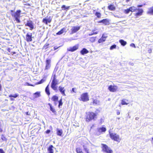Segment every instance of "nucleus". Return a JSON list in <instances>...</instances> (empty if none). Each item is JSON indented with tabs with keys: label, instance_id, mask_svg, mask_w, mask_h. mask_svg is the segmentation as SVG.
Returning <instances> with one entry per match:
<instances>
[{
	"label": "nucleus",
	"instance_id": "obj_6",
	"mask_svg": "<svg viewBox=\"0 0 153 153\" xmlns=\"http://www.w3.org/2000/svg\"><path fill=\"white\" fill-rule=\"evenodd\" d=\"M108 90L111 92H115L118 89V87L116 85H110L108 88Z\"/></svg>",
	"mask_w": 153,
	"mask_h": 153
},
{
	"label": "nucleus",
	"instance_id": "obj_13",
	"mask_svg": "<svg viewBox=\"0 0 153 153\" xmlns=\"http://www.w3.org/2000/svg\"><path fill=\"white\" fill-rule=\"evenodd\" d=\"M59 91L62 94L63 96H65L66 94L65 93V89L64 87L59 86Z\"/></svg>",
	"mask_w": 153,
	"mask_h": 153
},
{
	"label": "nucleus",
	"instance_id": "obj_51",
	"mask_svg": "<svg viewBox=\"0 0 153 153\" xmlns=\"http://www.w3.org/2000/svg\"><path fill=\"white\" fill-rule=\"evenodd\" d=\"M0 153H5L3 149H0Z\"/></svg>",
	"mask_w": 153,
	"mask_h": 153
},
{
	"label": "nucleus",
	"instance_id": "obj_50",
	"mask_svg": "<svg viewBox=\"0 0 153 153\" xmlns=\"http://www.w3.org/2000/svg\"><path fill=\"white\" fill-rule=\"evenodd\" d=\"M130 46L132 47H134V48H136L134 44V43H132V44H131Z\"/></svg>",
	"mask_w": 153,
	"mask_h": 153
},
{
	"label": "nucleus",
	"instance_id": "obj_55",
	"mask_svg": "<svg viewBox=\"0 0 153 153\" xmlns=\"http://www.w3.org/2000/svg\"><path fill=\"white\" fill-rule=\"evenodd\" d=\"M75 88H72V91L74 92H75V93L76 92L75 91H74V89H75Z\"/></svg>",
	"mask_w": 153,
	"mask_h": 153
},
{
	"label": "nucleus",
	"instance_id": "obj_59",
	"mask_svg": "<svg viewBox=\"0 0 153 153\" xmlns=\"http://www.w3.org/2000/svg\"><path fill=\"white\" fill-rule=\"evenodd\" d=\"M26 114L27 115H29L30 114L29 113V112H27L26 113Z\"/></svg>",
	"mask_w": 153,
	"mask_h": 153
},
{
	"label": "nucleus",
	"instance_id": "obj_54",
	"mask_svg": "<svg viewBox=\"0 0 153 153\" xmlns=\"http://www.w3.org/2000/svg\"><path fill=\"white\" fill-rule=\"evenodd\" d=\"M58 48V47H56V46H55L54 47V50H56V49H57Z\"/></svg>",
	"mask_w": 153,
	"mask_h": 153
},
{
	"label": "nucleus",
	"instance_id": "obj_62",
	"mask_svg": "<svg viewBox=\"0 0 153 153\" xmlns=\"http://www.w3.org/2000/svg\"><path fill=\"white\" fill-rule=\"evenodd\" d=\"M26 85H29V84H28V83H26Z\"/></svg>",
	"mask_w": 153,
	"mask_h": 153
},
{
	"label": "nucleus",
	"instance_id": "obj_27",
	"mask_svg": "<svg viewBox=\"0 0 153 153\" xmlns=\"http://www.w3.org/2000/svg\"><path fill=\"white\" fill-rule=\"evenodd\" d=\"M137 10V8L134 7H132L129 8V10L132 12L135 11Z\"/></svg>",
	"mask_w": 153,
	"mask_h": 153
},
{
	"label": "nucleus",
	"instance_id": "obj_56",
	"mask_svg": "<svg viewBox=\"0 0 153 153\" xmlns=\"http://www.w3.org/2000/svg\"><path fill=\"white\" fill-rule=\"evenodd\" d=\"M148 51L149 53H150L152 52V50L151 49L149 50Z\"/></svg>",
	"mask_w": 153,
	"mask_h": 153
},
{
	"label": "nucleus",
	"instance_id": "obj_37",
	"mask_svg": "<svg viewBox=\"0 0 153 153\" xmlns=\"http://www.w3.org/2000/svg\"><path fill=\"white\" fill-rule=\"evenodd\" d=\"M18 94H13V95H12V94H11V95H9V97H13L14 98H16L18 96Z\"/></svg>",
	"mask_w": 153,
	"mask_h": 153
},
{
	"label": "nucleus",
	"instance_id": "obj_26",
	"mask_svg": "<svg viewBox=\"0 0 153 153\" xmlns=\"http://www.w3.org/2000/svg\"><path fill=\"white\" fill-rule=\"evenodd\" d=\"M119 42L121 43V45L123 46H125L126 44V42L122 39L120 40Z\"/></svg>",
	"mask_w": 153,
	"mask_h": 153
},
{
	"label": "nucleus",
	"instance_id": "obj_35",
	"mask_svg": "<svg viewBox=\"0 0 153 153\" xmlns=\"http://www.w3.org/2000/svg\"><path fill=\"white\" fill-rule=\"evenodd\" d=\"M94 104L99 105L100 104V102L99 100H94L93 101Z\"/></svg>",
	"mask_w": 153,
	"mask_h": 153
},
{
	"label": "nucleus",
	"instance_id": "obj_12",
	"mask_svg": "<svg viewBox=\"0 0 153 153\" xmlns=\"http://www.w3.org/2000/svg\"><path fill=\"white\" fill-rule=\"evenodd\" d=\"M80 28L79 26L73 27L72 28L71 30L72 33H76L79 30Z\"/></svg>",
	"mask_w": 153,
	"mask_h": 153
},
{
	"label": "nucleus",
	"instance_id": "obj_32",
	"mask_svg": "<svg viewBox=\"0 0 153 153\" xmlns=\"http://www.w3.org/2000/svg\"><path fill=\"white\" fill-rule=\"evenodd\" d=\"M83 149L84 150V151L87 153H89V149H88L87 147L85 145H83Z\"/></svg>",
	"mask_w": 153,
	"mask_h": 153
},
{
	"label": "nucleus",
	"instance_id": "obj_44",
	"mask_svg": "<svg viewBox=\"0 0 153 153\" xmlns=\"http://www.w3.org/2000/svg\"><path fill=\"white\" fill-rule=\"evenodd\" d=\"M95 40V38L92 37V38H90V41L92 42H94Z\"/></svg>",
	"mask_w": 153,
	"mask_h": 153
},
{
	"label": "nucleus",
	"instance_id": "obj_31",
	"mask_svg": "<svg viewBox=\"0 0 153 153\" xmlns=\"http://www.w3.org/2000/svg\"><path fill=\"white\" fill-rule=\"evenodd\" d=\"M48 86H49V85H48L46 87V88H45V92H46V93L48 95H49L50 94V91H49V88L48 87Z\"/></svg>",
	"mask_w": 153,
	"mask_h": 153
},
{
	"label": "nucleus",
	"instance_id": "obj_21",
	"mask_svg": "<svg viewBox=\"0 0 153 153\" xmlns=\"http://www.w3.org/2000/svg\"><path fill=\"white\" fill-rule=\"evenodd\" d=\"M40 96V93L37 92L33 94V97L34 98L39 97Z\"/></svg>",
	"mask_w": 153,
	"mask_h": 153
},
{
	"label": "nucleus",
	"instance_id": "obj_5",
	"mask_svg": "<svg viewBox=\"0 0 153 153\" xmlns=\"http://www.w3.org/2000/svg\"><path fill=\"white\" fill-rule=\"evenodd\" d=\"M21 11L20 10H17L16 13H13V11L12 10H11V13L13 17L14 18H19L20 15V13Z\"/></svg>",
	"mask_w": 153,
	"mask_h": 153
},
{
	"label": "nucleus",
	"instance_id": "obj_17",
	"mask_svg": "<svg viewBox=\"0 0 153 153\" xmlns=\"http://www.w3.org/2000/svg\"><path fill=\"white\" fill-rule=\"evenodd\" d=\"M99 133L105 132L106 131V128L105 127H101L98 128L97 129Z\"/></svg>",
	"mask_w": 153,
	"mask_h": 153
},
{
	"label": "nucleus",
	"instance_id": "obj_2",
	"mask_svg": "<svg viewBox=\"0 0 153 153\" xmlns=\"http://www.w3.org/2000/svg\"><path fill=\"white\" fill-rule=\"evenodd\" d=\"M110 137L113 140L119 143L121 140V138L119 135L115 133L109 132Z\"/></svg>",
	"mask_w": 153,
	"mask_h": 153
},
{
	"label": "nucleus",
	"instance_id": "obj_52",
	"mask_svg": "<svg viewBox=\"0 0 153 153\" xmlns=\"http://www.w3.org/2000/svg\"><path fill=\"white\" fill-rule=\"evenodd\" d=\"M46 133L47 134H48L50 132V130H48L46 131Z\"/></svg>",
	"mask_w": 153,
	"mask_h": 153
},
{
	"label": "nucleus",
	"instance_id": "obj_29",
	"mask_svg": "<svg viewBox=\"0 0 153 153\" xmlns=\"http://www.w3.org/2000/svg\"><path fill=\"white\" fill-rule=\"evenodd\" d=\"M95 15L98 18H100L101 16V13L99 12H96L95 13Z\"/></svg>",
	"mask_w": 153,
	"mask_h": 153
},
{
	"label": "nucleus",
	"instance_id": "obj_43",
	"mask_svg": "<svg viewBox=\"0 0 153 153\" xmlns=\"http://www.w3.org/2000/svg\"><path fill=\"white\" fill-rule=\"evenodd\" d=\"M1 139L3 141H6L7 140V139L3 135H2L1 136Z\"/></svg>",
	"mask_w": 153,
	"mask_h": 153
},
{
	"label": "nucleus",
	"instance_id": "obj_25",
	"mask_svg": "<svg viewBox=\"0 0 153 153\" xmlns=\"http://www.w3.org/2000/svg\"><path fill=\"white\" fill-rule=\"evenodd\" d=\"M108 9L111 10H114L115 9V7L112 5H110L108 6Z\"/></svg>",
	"mask_w": 153,
	"mask_h": 153
},
{
	"label": "nucleus",
	"instance_id": "obj_49",
	"mask_svg": "<svg viewBox=\"0 0 153 153\" xmlns=\"http://www.w3.org/2000/svg\"><path fill=\"white\" fill-rule=\"evenodd\" d=\"M15 20L18 22H20V20L19 19V18H15Z\"/></svg>",
	"mask_w": 153,
	"mask_h": 153
},
{
	"label": "nucleus",
	"instance_id": "obj_15",
	"mask_svg": "<svg viewBox=\"0 0 153 153\" xmlns=\"http://www.w3.org/2000/svg\"><path fill=\"white\" fill-rule=\"evenodd\" d=\"M54 148L53 145H50L48 149V153H53Z\"/></svg>",
	"mask_w": 153,
	"mask_h": 153
},
{
	"label": "nucleus",
	"instance_id": "obj_9",
	"mask_svg": "<svg viewBox=\"0 0 153 153\" xmlns=\"http://www.w3.org/2000/svg\"><path fill=\"white\" fill-rule=\"evenodd\" d=\"M51 100L54 102V103L55 105L57 104L58 97L56 95L53 96L51 98Z\"/></svg>",
	"mask_w": 153,
	"mask_h": 153
},
{
	"label": "nucleus",
	"instance_id": "obj_46",
	"mask_svg": "<svg viewBox=\"0 0 153 153\" xmlns=\"http://www.w3.org/2000/svg\"><path fill=\"white\" fill-rule=\"evenodd\" d=\"M98 33V32H93L92 33H91V34H89V35L90 36H91V35H94V34H97Z\"/></svg>",
	"mask_w": 153,
	"mask_h": 153
},
{
	"label": "nucleus",
	"instance_id": "obj_42",
	"mask_svg": "<svg viewBox=\"0 0 153 153\" xmlns=\"http://www.w3.org/2000/svg\"><path fill=\"white\" fill-rule=\"evenodd\" d=\"M130 11V10H129V9L125 10H124L125 13L126 14L128 13Z\"/></svg>",
	"mask_w": 153,
	"mask_h": 153
},
{
	"label": "nucleus",
	"instance_id": "obj_24",
	"mask_svg": "<svg viewBox=\"0 0 153 153\" xmlns=\"http://www.w3.org/2000/svg\"><path fill=\"white\" fill-rule=\"evenodd\" d=\"M103 23L105 25H109V20L107 19H103Z\"/></svg>",
	"mask_w": 153,
	"mask_h": 153
},
{
	"label": "nucleus",
	"instance_id": "obj_61",
	"mask_svg": "<svg viewBox=\"0 0 153 153\" xmlns=\"http://www.w3.org/2000/svg\"><path fill=\"white\" fill-rule=\"evenodd\" d=\"M10 100H11L13 101V100H14V99H13V98H10Z\"/></svg>",
	"mask_w": 153,
	"mask_h": 153
},
{
	"label": "nucleus",
	"instance_id": "obj_3",
	"mask_svg": "<svg viewBox=\"0 0 153 153\" xmlns=\"http://www.w3.org/2000/svg\"><path fill=\"white\" fill-rule=\"evenodd\" d=\"M79 100L83 102H86L89 100V98L88 94L87 93L82 94L79 98Z\"/></svg>",
	"mask_w": 153,
	"mask_h": 153
},
{
	"label": "nucleus",
	"instance_id": "obj_23",
	"mask_svg": "<svg viewBox=\"0 0 153 153\" xmlns=\"http://www.w3.org/2000/svg\"><path fill=\"white\" fill-rule=\"evenodd\" d=\"M65 32V29L63 28L61 30L59 31L58 33H56V35H61L64 32Z\"/></svg>",
	"mask_w": 153,
	"mask_h": 153
},
{
	"label": "nucleus",
	"instance_id": "obj_63",
	"mask_svg": "<svg viewBox=\"0 0 153 153\" xmlns=\"http://www.w3.org/2000/svg\"><path fill=\"white\" fill-rule=\"evenodd\" d=\"M120 119V118H117V119H118V120H119V119Z\"/></svg>",
	"mask_w": 153,
	"mask_h": 153
},
{
	"label": "nucleus",
	"instance_id": "obj_19",
	"mask_svg": "<svg viewBox=\"0 0 153 153\" xmlns=\"http://www.w3.org/2000/svg\"><path fill=\"white\" fill-rule=\"evenodd\" d=\"M56 133L59 136H61L62 134V131L61 129H59L57 128L56 130Z\"/></svg>",
	"mask_w": 153,
	"mask_h": 153
},
{
	"label": "nucleus",
	"instance_id": "obj_53",
	"mask_svg": "<svg viewBox=\"0 0 153 153\" xmlns=\"http://www.w3.org/2000/svg\"><path fill=\"white\" fill-rule=\"evenodd\" d=\"M120 113V111L118 110H117V115H119Z\"/></svg>",
	"mask_w": 153,
	"mask_h": 153
},
{
	"label": "nucleus",
	"instance_id": "obj_1",
	"mask_svg": "<svg viewBox=\"0 0 153 153\" xmlns=\"http://www.w3.org/2000/svg\"><path fill=\"white\" fill-rule=\"evenodd\" d=\"M97 114L93 112H88L86 117V121L88 122L92 120H95L97 118Z\"/></svg>",
	"mask_w": 153,
	"mask_h": 153
},
{
	"label": "nucleus",
	"instance_id": "obj_14",
	"mask_svg": "<svg viewBox=\"0 0 153 153\" xmlns=\"http://www.w3.org/2000/svg\"><path fill=\"white\" fill-rule=\"evenodd\" d=\"M25 25L29 27L30 28V30H32L33 28V24L31 21H27Z\"/></svg>",
	"mask_w": 153,
	"mask_h": 153
},
{
	"label": "nucleus",
	"instance_id": "obj_41",
	"mask_svg": "<svg viewBox=\"0 0 153 153\" xmlns=\"http://www.w3.org/2000/svg\"><path fill=\"white\" fill-rule=\"evenodd\" d=\"M104 120L103 118H101L99 120V123L100 124H101L103 123L104 122Z\"/></svg>",
	"mask_w": 153,
	"mask_h": 153
},
{
	"label": "nucleus",
	"instance_id": "obj_36",
	"mask_svg": "<svg viewBox=\"0 0 153 153\" xmlns=\"http://www.w3.org/2000/svg\"><path fill=\"white\" fill-rule=\"evenodd\" d=\"M56 85L51 84V87L54 90H56L57 89V87L56 86Z\"/></svg>",
	"mask_w": 153,
	"mask_h": 153
},
{
	"label": "nucleus",
	"instance_id": "obj_38",
	"mask_svg": "<svg viewBox=\"0 0 153 153\" xmlns=\"http://www.w3.org/2000/svg\"><path fill=\"white\" fill-rule=\"evenodd\" d=\"M121 104L122 105H127L128 103H127L126 102V100L125 99H123V100L121 101Z\"/></svg>",
	"mask_w": 153,
	"mask_h": 153
},
{
	"label": "nucleus",
	"instance_id": "obj_39",
	"mask_svg": "<svg viewBox=\"0 0 153 153\" xmlns=\"http://www.w3.org/2000/svg\"><path fill=\"white\" fill-rule=\"evenodd\" d=\"M116 45H113L110 47V50H112L114 49H115L116 48Z\"/></svg>",
	"mask_w": 153,
	"mask_h": 153
},
{
	"label": "nucleus",
	"instance_id": "obj_28",
	"mask_svg": "<svg viewBox=\"0 0 153 153\" xmlns=\"http://www.w3.org/2000/svg\"><path fill=\"white\" fill-rule=\"evenodd\" d=\"M70 7V6L66 7L65 5H64L62 6L61 8H62V10H67L69 9Z\"/></svg>",
	"mask_w": 153,
	"mask_h": 153
},
{
	"label": "nucleus",
	"instance_id": "obj_60",
	"mask_svg": "<svg viewBox=\"0 0 153 153\" xmlns=\"http://www.w3.org/2000/svg\"><path fill=\"white\" fill-rule=\"evenodd\" d=\"M139 119V118L138 117H136L135 118L136 120H138Z\"/></svg>",
	"mask_w": 153,
	"mask_h": 153
},
{
	"label": "nucleus",
	"instance_id": "obj_8",
	"mask_svg": "<svg viewBox=\"0 0 153 153\" xmlns=\"http://www.w3.org/2000/svg\"><path fill=\"white\" fill-rule=\"evenodd\" d=\"M32 33H28L26 36V40L27 42H30L32 39Z\"/></svg>",
	"mask_w": 153,
	"mask_h": 153
},
{
	"label": "nucleus",
	"instance_id": "obj_45",
	"mask_svg": "<svg viewBox=\"0 0 153 153\" xmlns=\"http://www.w3.org/2000/svg\"><path fill=\"white\" fill-rule=\"evenodd\" d=\"M102 37L105 40L106 39L107 37V36H106V35L105 34H103L102 36Z\"/></svg>",
	"mask_w": 153,
	"mask_h": 153
},
{
	"label": "nucleus",
	"instance_id": "obj_20",
	"mask_svg": "<svg viewBox=\"0 0 153 153\" xmlns=\"http://www.w3.org/2000/svg\"><path fill=\"white\" fill-rule=\"evenodd\" d=\"M147 13V14L153 15V7H152L149 9Z\"/></svg>",
	"mask_w": 153,
	"mask_h": 153
},
{
	"label": "nucleus",
	"instance_id": "obj_33",
	"mask_svg": "<svg viewBox=\"0 0 153 153\" xmlns=\"http://www.w3.org/2000/svg\"><path fill=\"white\" fill-rule=\"evenodd\" d=\"M105 40V39H103L102 37L100 39L98 40V42L99 43H102L103 42H104Z\"/></svg>",
	"mask_w": 153,
	"mask_h": 153
},
{
	"label": "nucleus",
	"instance_id": "obj_16",
	"mask_svg": "<svg viewBox=\"0 0 153 153\" xmlns=\"http://www.w3.org/2000/svg\"><path fill=\"white\" fill-rule=\"evenodd\" d=\"M51 21V19L49 18H44L43 20V22L45 23L46 25L48 24V23H50Z\"/></svg>",
	"mask_w": 153,
	"mask_h": 153
},
{
	"label": "nucleus",
	"instance_id": "obj_10",
	"mask_svg": "<svg viewBox=\"0 0 153 153\" xmlns=\"http://www.w3.org/2000/svg\"><path fill=\"white\" fill-rule=\"evenodd\" d=\"M137 10L138 11V12L136 13L135 15L136 18L138 17V16H141L143 12V10L142 9H138Z\"/></svg>",
	"mask_w": 153,
	"mask_h": 153
},
{
	"label": "nucleus",
	"instance_id": "obj_7",
	"mask_svg": "<svg viewBox=\"0 0 153 153\" xmlns=\"http://www.w3.org/2000/svg\"><path fill=\"white\" fill-rule=\"evenodd\" d=\"M51 60L50 59H47L46 60L45 70H48L51 67Z\"/></svg>",
	"mask_w": 153,
	"mask_h": 153
},
{
	"label": "nucleus",
	"instance_id": "obj_30",
	"mask_svg": "<svg viewBox=\"0 0 153 153\" xmlns=\"http://www.w3.org/2000/svg\"><path fill=\"white\" fill-rule=\"evenodd\" d=\"M48 105H49L50 107V108L51 111H52V112L53 113H55L56 112V111L52 107L51 105L49 103L48 104Z\"/></svg>",
	"mask_w": 153,
	"mask_h": 153
},
{
	"label": "nucleus",
	"instance_id": "obj_11",
	"mask_svg": "<svg viewBox=\"0 0 153 153\" xmlns=\"http://www.w3.org/2000/svg\"><path fill=\"white\" fill-rule=\"evenodd\" d=\"M78 48V45H75L73 47H70L68 49V50L69 51L73 52L77 50Z\"/></svg>",
	"mask_w": 153,
	"mask_h": 153
},
{
	"label": "nucleus",
	"instance_id": "obj_34",
	"mask_svg": "<svg viewBox=\"0 0 153 153\" xmlns=\"http://www.w3.org/2000/svg\"><path fill=\"white\" fill-rule=\"evenodd\" d=\"M76 150L77 153H83L82 152V149L79 148H76Z\"/></svg>",
	"mask_w": 153,
	"mask_h": 153
},
{
	"label": "nucleus",
	"instance_id": "obj_58",
	"mask_svg": "<svg viewBox=\"0 0 153 153\" xmlns=\"http://www.w3.org/2000/svg\"><path fill=\"white\" fill-rule=\"evenodd\" d=\"M143 5H138L137 6V7H142Z\"/></svg>",
	"mask_w": 153,
	"mask_h": 153
},
{
	"label": "nucleus",
	"instance_id": "obj_48",
	"mask_svg": "<svg viewBox=\"0 0 153 153\" xmlns=\"http://www.w3.org/2000/svg\"><path fill=\"white\" fill-rule=\"evenodd\" d=\"M2 131V126L1 124L0 123V132H1Z\"/></svg>",
	"mask_w": 153,
	"mask_h": 153
},
{
	"label": "nucleus",
	"instance_id": "obj_47",
	"mask_svg": "<svg viewBox=\"0 0 153 153\" xmlns=\"http://www.w3.org/2000/svg\"><path fill=\"white\" fill-rule=\"evenodd\" d=\"M45 81V80L42 79L39 82H38V84H41L44 82Z\"/></svg>",
	"mask_w": 153,
	"mask_h": 153
},
{
	"label": "nucleus",
	"instance_id": "obj_22",
	"mask_svg": "<svg viewBox=\"0 0 153 153\" xmlns=\"http://www.w3.org/2000/svg\"><path fill=\"white\" fill-rule=\"evenodd\" d=\"M58 82V81L56 79L55 76H54L52 81L51 84L57 85V84Z\"/></svg>",
	"mask_w": 153,
	"mask_h": 153
},
{
	"label": "nucleus",
	"instance_id": "obj_40",
	"mask_svg": "<svg viewBox=\"0 0 153 153\" xmlns=\"http://www.w3.org/2000/svg\"><path fill=\"white\" fill-rule=\"evenodd\" d=\"M62 99H61L58 102L59 103V107L60 106L62 105Z\"/></svg>",
	"mask_w": 153,
	"mask_h": 153
},
{
	"label": "nucleus",
	"instance_id": "obj_4",
	"mask_svg": "<svg viewBox=\"0 0 153 153\" xmlns=\"http://www.w3.org/2000/svg\"><path fill=\"white\" fill-rule=\"evenodd\" d=\"M102 150L107 153H112L113 151L106 144H102Z\"/></svg>",
	"mask_w": 153,
	"mask_h": 153
},
{
	"label": "nucleus",
	"instance_id": "obj_64",
	"mask_svg": "<svg viewBox=\"0 0 153 153\" xmlns=\"http://www.w3.org/2000/svg\"><path fill=\"white\" fill-rule=\"evenodd\" d=\"M152 140H153V137L152 138Z\"/></svg>",
	"mask_w": 153,
	"mask_h": 153
},
{
	"label": "nucleus",
	"instance_id": "obj_18",
	"mask_svg": "<svg viewBox=\"0 0 153 153\" xmlns=\"http://www.w3.org/2000/svg\"><path fill=\"white\" fill-rule=\"evenodd\" d=\"M89 51L88 50H87L86 49L84 48H83L81 51L80 53H81L82 55H84L85 54H87L88 53Z\"/></svg>",
	"mask_w": 153,
	"mask_h": 153
},
{
	"label": "nucleus",
	"instance_id": "obj_57",
	"mask_svg": "<svg viewBox=\"0 0 153 153\" xmlns=\"http://www.w3.org/2000/svg\"><path fill=\"white\" fill-rule=\"evenodd\" d=\"M103 19L102 20H101L100 21H99L98 22V23H103Z\"/></svg>",
	"mask_w": 153,
	"mask_h": 153
}]
</instances>
